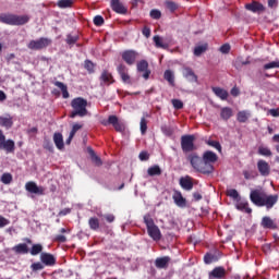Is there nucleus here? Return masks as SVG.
Returning a JSON list of instances; mask_svg holds the SVG:
<instances>
[{"instance_id":"nucleus-28","label":"nucleus","mask_w":279,"mask_h":279,"mask_svg":"<svg viewBox=\"0 0 279 279\" xmlns=\"http://www.w3.org/2000/svg\"><path fill=\"white\" fill-rule=\"evenodd\" d=\"M211 90L222 101H226L229 96V93L221 87H211Z\"/></svg>"},{"instance_id":"nucleus-31","label":"nucleus","mask_w":279,"mask_h":279,"mask_svg":"<svg viewBox=\"0 0 279 279\" xmlns=\"http://www.w3.org/2000/svg\"><path fill=\"white\" fill-rule=\"evenodd\" d=\"M13 118L9 117H0V126L4 128L5 130H10L13 128Z\"/></svg>"},{"instance_id":"nucleus-11","label":"nucleus","mask_w":279,"mask_h":279,"mask_svg":"<svg viewBox=\"0 0 279 279\" xmlns=\"http://www.w3.org/2000/svg\"><path fill=\"white\" fill-rule=\"evenodd\" d=\"M138 57L140 53L135 50H125L122 52V60L130 66L136 63Z\"/></svg>"},{"instance_id":"nucleus-64","label":"nucleus","mask_w":279,"mask_h":279,"mask_svg":"<svg viewBox=\"0 0 279 279\" xmlns=\"http://www.w3.org/2000/svg\"><path fill=\"white\" fill-rule=\"evenodd\" d=\"M269 114L274 118H279V109H269Z\"/></svg>"},{"instance_id":"nucleus-56","label":"nucleus","mask_w":279,"mask_h":279,"mask_svg":"<svg viewBox=\"0 0 279 279\" xmlns=\"http://www.w3.org/2000/svg\"><path fill=\"white\" fill-rule=\"evenodd\" d=\"M227 196H229L230 198H232L234 201L240 197V195H239V193H238V191L235 189L228 190Z\"/></svg>"},{"instance_id":"nucleus-60","label":"nucleus","mask_w":279,"mask_h":279,"mask_svg":"<svg viewBox=\"0 0 279 279\" xmlns=\"http://www.w3.org/2000/svg\"><path fill=\"white\" fill-rule=\"evenodd\" d=\"M10 223H11V221L8 218L0 215V229L9 226Z\"/></svg>"},{"instance_id":"nucleus-6","label":"nucleus","mask_w":279,"mask_h":279,"mask_svg":"<svg viewBox=\"0 0 279 279\" xmlns=\"http://www.w3.org/2000/svg\"><path fill=\"white\" fill-rule=\"evenodd\" d=\"M181 148L183 154L191 155L197 150V146H195V135L186 134L181 136Z\"/></svg>"},{"instance_id":"nucleus-38","label":"nucleus","mask_w":279,"mask_h":279,"mask_svg":"<svg viewBox=\"0 0 279 279\" xmlns=\"http://www.w3.org/2000/svg\"><path fill=\"white\" fill-rule=\"evenodd\" d=\"M248 118H250V112H247L245 110L239 111L236 114V121L239 123H246Z\"/></svg>"},{"instance_id":"nucleus-34","label":"nucleus","mask_w":279,"mask_h":279,"mask_svg":"<svg viewBox=\"0 0 279 279\" xmlns=\"http://www.w3.org/2000/svg\"><path fill=\"white\" fill-rule=\"evenodd\" d=\"M88 226L90 230L98 231L100 229V220L97 217H90L88 219Z\"/></svg>"},{"instance_id":"nucleus-55","label":"nucleus","mask_w":279,"mask_h":279,"mask_svg":"<svg viewBox=\"0 0 279 279\" xmlns=\"http://www.w3.org/2000/svg\"><path fill=\"white\" fill-rule=\"evenodd\" d=\"M207 144L215 148L216 150H218L219 153H221V143H219V141H208Z\"/></svg>"},{"instance_id":"nucleus-33","label":"nucleus","mask_w":279,"mask_h":279,"mask_svg":"<svg viewBox=\"0 0 279 279\" xmlns=\"http://www.w3.org/2000/svg\"><path fill=\"white\" fill-rule=\"evenodd\" d=\"M88 153L96 167H101L104 165L102 159L95 153L93 148H88Z\"/></svg>"},{"instance_id":"nucleus-8","label":"nucleus","mask_w":279,"mask_h":279,"mask_svg":"<svg viewBox=\"0 0 279 279\" xmlns=\"http://www.w3.org/2000/svg\"><path fill=\"white\" fill-rule=\"evenodd\" d=\"M101 124L104 126L113 125L114 131L118 133H124L126 130L125 123L120 121L119 117L114 114L109 116L107 120H102Z\"/></svg>"},{"instance_id":"nucleus-24","label":"nucleus","mask_w":279,"mask_h":279,"mask_svg":"<svg viewBox=\"0 0 279 279\" xmlns=\"http://www.w3.org/2000/svg\"><path fill=\"white\" fill-rule=\"evenodd\" d=\"M12 252L16 255H26L29 253V247L27 243H19L12 247Z\"/></svg>"},{"instance_id":"nucleus-20","label":"nucleus","mask_w":279,"mask_h":279,"mask_svg":"<svg viewBox=\"0 0 279 279\" xmlns=\"http://www.w3.org/2000/svg\"><path fill=\"white\" fill-rule=\"evenodd\" d=\"M154 43H155V47L157 49H163L167 50L169 49V44H171V39H162L160 36L155 35L153 38Z\"/></svg>"},{"instance_id":"nucleus-32","label":"nucleus","mask_w":279,"mask_h":279,"mask_svg":"<svg viewBox=\"0 0 279 279\" xmlns=\"http://www.w3.org/2000/svg\"><path fill=\"white\" fill-rule=\"evenodd\" d=\"M232 116H233V111L230 107H222L220 109V119L222 121H226V122L229 121Z\"/></svg>"},{"instance_id":"nucleus-43","label":"nucleus","mask_w":279,"mask_h":279,"mask_svg":"<svg viewBox=\"0 0 279 279\" xmlns=\"http://www.w3.org/2000/svg\"><path fill=\"white\" fill-rule=\"evenodd\" d=\"M140 126H141V134L146 135L148 131V120L145 117L141 118Z\"/></svg>"},{"instance_id":"nucleus-3","label":"nucleus","mask_w":279,"mask_h":279,"mask_svg":"<svg viewBox=\"0 0 279 279\" xmlns=\"http://www.w3.org/2000/svg\"><path fill=\"white\" fill-rule=\"evenodd\" d=\"M28 15H17L11 13H1L0 23L8 26H24L29 22Z\"/></svg>"},{"instance_id":"nucleus-16","label":"nucleus","mask_w":279,"mask_h":279,"mask_svg":"<svg viewBox=\"0 0 279 279\" xmlns=\"http://www.w3.org/2000/svg\"><path fill=\"white\" fill-rule=\"evenodd\" d=\"M40 262L45 266L52 267L57 264V257L51 253L43 252L40 254Z\"/></svg>"},{"instance_id":"nucleus-14","label":"nucleus","mask_w":279,"mask_h":279,"mask_svg":"<svg viewBox=\"0 0 279 279\" xmlns=\"http://www.w3.org/2000/svg\"><path fill=\"white\" fill-rule=\"evenodd\" d=\"M227 270L223 266H216L209 271V279H226Z\"/></svg>"},{"instance_id":"nucleus-51","label":"nucleus","mask_w":279,"mask_h":279,"mask_svg":"<svg viewBox=\"0 0 279 279\" xmlns=\"http://www.w3.org/2000/svg\"><path fill=\"white\" fill-rule=\"evenodd\" d=\"M161 132L163 135L170 137L173 135V129L171 126H168V125H162L161 126Z\"/></svg>"},{"instance_id":"nucleus-63","label":"nucleus","mask_w":279,"mask_h":279,"mask_svg":"<svg viewBox=\"0 0 279 279\" xmlns=\"http://www.w3.org/2000/svg\"><path fill=\"white\" fill-rule=\"evenodd\" d=\"M230 51V45L229 44H225L220 47V52L223 54H228Z\"/></svg>"},{"instance_id":"nucleus-22","label":"nucleus","mask_w":279,"mask_h":279,"mask_svg":"<svg viewBox=\"0 0 279 279\" xmlns=\"http://www.w3.org/2000/svg\"><path fill=\"white\" fill-rule=\"evenodd\" d=\"M171 262L170 256H162V257H157L155 259V267L157 269H167L169 268V263Z\"/></svg>"},{"instance_id":"nucleus-17","label":"nucleus","mask_w":279,"mask_h":279,"mask_svg":"<svg viewBox=\"0 0 279 279\" xmlns=\"http://www.w3.org/2000/svg\"><path fill=\"white\" fill-rule=\"evenodd\" d=\"M101 85L110 86L116 83L112 73L108 70H104L99 76Z\"/></svg>"},{"instance_id":"nucleus-53","label":"nucleus","mask_w":279,"mask_h":279,"mask_svg":"<svg viewBox=\"0 0 279 279\" xmlns=\"http://www.w3.org/2000/svg\"><path fill=\"white\" fill-rule=\"evenodd\" d=\"M250 63H251V62H250L248 60L243 61V60H241V59H236V61L234 62V68H235L236 70H240L242 66L248 65Z\"/></svg>"},{"instance_id":"nucleus-52","label":"nucleus","mask_w":279,"mask_h":279,"mask_svg":"<svg viewBox=\"0 0 279 279\" xmlns=\"http://www.w3.org/2000/svg\"><path fill=\"white\" fill-rule=\"evenodd\" d=\"M171 102L175 110H182L184 108V102L180 99H172Z\"/></svg>"},{"instance_id":"nucleus-12","label":"nucleus","mask_w":279,"mask_h":279,"mask_svg":"<svg viewBox=\"0 0 279 279\" xmlns=\"http://www.w3.org/2000/svg\"><path fill=\"white\" fill-rule=\"evenodd\" d=\"M136 68H137L138 73H143V78L148 81L151 75V71L149 70L148 61L147 60L138 61L136 64Z\"/></svg>"},{"instance_id":"nucleus-5","label":"nucleus","mask_w":279,"mask_h":279,"mask_svg":"<svg viewBox=\"0 0 279 279\" xmlns=\"http://www.w3.org/2000/svg\"><path fill=\"white\" fill-rule=\"evenodd\" d=\"M144 223L147 228V233L150 239L158 242L162 239V232H160V228L156 225L154 218L150 214L144 215Z\"/></svg>"},{"instance_id":"nucleus-35","label":"nucleus","mask_w":279,"mask_h":279,"mask_svg":"<svg viewBox=\"0 0 279 279\" xmlns=\"http://www.w3.org/2000/svg\"><path fill=\"white\" fill-rule=\"evenodd\" d=\"M163 80L167 81L170 86H175V76L171 70L165 71Z\"/></svg>"},{"instance_id":"nucleus-57","label":"nucleus","mask_w":279,"mask_h":279,"mask_svg":"<svg viewBox=\"0 0 279 279\" xmlns=\"http://www.w3.org/2000/svg\"><path fill=\"white\" fill-rule=\"evenodd\" d=\"M142 34L146 39H149L151 37V29L148 26H144L142 29Z\"/></svg>"},{"instance_id":"nucleus-47","label":"nucleus","mask_w":279,"mask_h":279,"mask_svg":"<svg viewBox=\"0 0 279 279\" xmlns=\"http://www.w3.org/2000/svg\"><path fill=\"white\" fill-rule=\"evenodd\" d=\"M93 23L96 27H101L105 25V19L101 15H96L93 20Z\"/></svg>"},{"instance_id":"nucleus-23","label":"nucleus","mask_w":279,"mask_h":279,"mask_svg":"<svg viewBox=\"0 0 279 279\" xmlns=\"http://www.w3.org/2000/svg\"><path fill=\"white\" fill-rule=\"evenodd\" d=\"M180 186L185 191H192L193 190V178L186 175L181 177L179 181Z\"/></svg>"},{"instance_id":"nucleus-29","label":"nucleus","mask_w":279,"mask_h":279,"mask_svg":"<svg viewBox=\"0 0 279 279\" xmlns=\"http://www.w3.org/2000/svg\"><path fill=\"white\" fill-rule=\"evenodd\" d=\"M235 208L239 211L245 213L247 215L252 214V208L250 207L247 201H240V202H238L236 205H235Z\"/></svg>"},{"instance_id":"nucleus-46","label":"nucleus","mask_w":279,"mask_h":279,"mask_svg":"<svg viewBox=\"0 0 279 279\" xmlns=\"http://www.w3.org/2000/svg\"><path fill=\"white\" fill-rule=\"evenodd\" d=\"M31 269L34 272L40 271L45 269V265L41 262H36L31 265Z\"/></svg>"},{"instance_id":"nucleus-7","label":"nucleus","mask_w":279,"mask_h":279,"mask_svg":"<svg viewBox=\"0 0 279 279\" xmlns=\"http://www.w3.org/2000/svg\"><path fill=\"white\" fill-rule=\"evenodd\" d=\"M51 45H52V39H50L48 37H40L36 40H31L27 44V48L32 51H41V50L47 49Z\"/></svg>"},{"instance_id":"nucleus-1","label":"nucleus","mask_w":279,"mask_h":279,"mask_svg":"<svg viewBox=\"0 0 279 279\" xmlns=\"http://www.w3.org/2000/svg\"><path fill=\"white\" fill-rule=\"evenodd\" d=\"M186 160L195 172L210 175L215 172L214 165L219 160V156L213 150H205L203 158L197 153H191L186 155Z\"/></svg>"},{"instance_id":"nucleus-49","label":"nucleus","mask_w":279,"mask_h":279,"mask_svg":"<svg viewBox=\"0 0 279 279\" xmlns=\"http://www.w3.org/2000/svg\"><path fill=\"white\" fill-rule=\"evenodd\" d=\"M166 8L171 12H175L179 9L178 3L173 2V1H166Z\"/></svg>"},{"instance_id":"nucleus-2","label":"nucleus","mask_w":279,"mask_h":279,"mask_svg":"<svg viewBox=\"0 0 279 279\" xmlns=\"http://www.w3.org/2000/svg\"><path fill=\"white\" fill-rule=\"evenodd\" d=\"M278 194H267L263 189H252L250 192V201L257 207H266L268 210L272 209L278 203Z\"/></svg>"},{"instance_id":"nucleus-40","label":"nucleus","mask_w":279,"mask_h":279,"mask_svg":"<svg viewBox=\"0 0 279 279\" xmlns=\"http://www.w3.org/2000/svg\"><path fill=\"white\" fill-rule=\"evenodd\" d=\"M207 50H208V44L196 46L194 49V56L202 57V54H204V52H206Z\"/></svg>"},{"instance_id":"nucleus-26","label":"nucleus","mask_w":279,"mask_h":279,"mask_svg":"<svg viewBox=\"0 0 279 279\" xmlns=\"http://www.w3.org/2000/svg\"><path fill=\"white\" fill-rule=\"evenodd\" d=\"M172 199L174 201L175 205L179 207L186 206V198L182 196V192L174 191V194L172 195Z\"/></svg>"},{"instance_id":"nucleus-44","label":"nucleus","mask_w":279,"mask_h":279,"mask_svg":"<svg viewBox=\"0 0 279 279\" xmlns=\"http://www.w3.org/2000/svg\"><path fill=\"white\" fill-rule=\"evenodd\" d=\"M78 40H80V36H77V35L73 36L71 34H69V35H66L65 43L69 46H74V45H76L78 43Z\"/></svg>"},{"instance_id":"nucleus-27","label":"nucleus","mask_w":279,"mask_h":279,"mask_svg":"<svg viewBox=\"0 0 279 279\" xmlns=\"http://www.w3.org/2000/svg\"><path fill=\"white\" fill-rule=\"evenodd\" d=\"M53 143L57 147V149L62 150L64 149V138H63V134L60 132H56L53 134Z\"/></svg>"},{"instance_id":"nucleus-13","label":"nucleus","mask_w":279,"mask_h":279,"mask_svg":"<svg viewBox=\"0 0 279 279\" xmlns=\"http://www.w3.org/2000/svg\"><path fill=\"white\" fill-rule=\"evenodd\" d=\"M111 10L120 15H126L129 9L121 2V0H111L110 1Z\"/></svg>"},{"instance_id":"nucleus-45","label":"nucleus","mask_w":279,"mask_h":279,"mask_svg":"<svg viewBox=\"0 0 279 279\" xmlns=\"http://www.w3.org/2000/svg\"><path fill=\"white\" fill-rule=\"evenodd\" d=\"M258 155L264 156V157H271L272 153L268 147L259 146Z\"/></svg>"},{"instance_id":"nucleus-41","label":"nucleus","mask_w":279,"mask_h":279,"mask_svg":"<svg viewBox=\"0 0 279 279\" xmlns=\"http://www.w3.org/2000/svg\"><path fill=\"white\" fill-rule=\"evenodd\" d=\"M95 63L92 60L84 61V69L88 72V74L95 73Z\"/></svg>"},{"instance_id":"nucleus-36","label":"nucleus","mask_w":279,"mask_h":279,"mask_svg":"<svg viewBox=\"0 0 279 279\" xmlns=\"http://www.w3.org/2000/svg\"><path fill=\"white\" fill-rule=\"evenodd\" d=\"M147 173L149 177H160L162 174V169H160V166L155 165L148 168Z\"/></svg>"},{"instance_id":"nucleus-4","label":"nucleus","mask_w":279,"mask_h":279,"mask_svg":"<svg viewBox=\"0 0 279 279\" xmlns=\"http://www.w3.org/2000/svg\"><path fill=\"white\" fill-rule=\"evenodd\" d=\"M71 107L73 109L70 113L71 119H75L76 117L84 118L88 114V100L83 97L72 99Z\"/></svg>"},{"instance_id":"nucleus-54","label":"nucleus","mask_w":279,"mask_h":279,"mask_svg":"<svg viewBox=\"0 0 279 279\" xmlns=\"http://www.w3.org/2000/svg\"><path fill=\"white\" fill-rule=\"evenodd\" d=\"M204 262H205V264H207V265L213 264V262H215V254H213V253H206L205 256H204Z\"/></svg>"},{"instance_id":"nucleus-58","label":"nucleus","mask_w":279,"mask_h":279,"mask_svg":"<svg viewBox=\"0 0 279 279\" xmlns=\"http://www.w3.org/2000/svg\"><path fill=\"white\" fill-rule=\"evenodd\" d=\"M138 158L141 161H148L150 159V155L148 151H141Z\"/></svg>"},{"instance_id":"nucleus-50","label":"nucleus","mask_w":279,"mask_h":279,"mask_svg":"<svg viewBox=\"0 0 279 279\" xmlns=\"http://www.w3.org/2000/svg\"><path fill=\"white\" fill-rule=\"evenodd\" d=\"M272 69H279V61H271L269 63L264 64V70H272Z\"/></svg>"},{"instance_id":"nucleus-48","label":"nucleus","mask_w":279,"mask_h":279,"mask_svg":"<svg viewBox=\"0 0 279 279\" xmlns=\"http://www.w3.org/2000/svg\"><path fill=\"white\" fill-rule=\"evenodd\" d=\"M150 19L158 21L162 17V13L160 10L153 9L149 13Z\"/></svg>"},{"instance_id":"nucleus-10","label":"nucleus","mask_w":279,"mask_h":279,"mask_svg":"<svg viewBox=\"0 0 279 279\" xmlns=\"http://www.w3.org/2000/svg\"><path fill=\"white\" fill-rule=\"evenodd\" d=\"M26 192L35 195H45L46 189L44 186H38L35 181H28L25 183Z\"/></svg>"},{"instance_id":"nucleus-62","label":"nucleus","mask_w":279,"mask_h":279,"mask_svg":"<svg viewBox=\"0 0 279 279\" xmlns=\"http://www.w3.org/2000/svg\"><path fill=\"white\" fill-rule=\"evenodd\" d=\"M105 219L108 223H113L116 221V216L113 214L105 215Z\"/></svg>"},{"instance_id":"nucleus-42","label":"nucleus","mask_w":279,"mask_h":279,"mask_svg":"<svg viewBox=\"0 0 279 279\" xmlns=\"http://www.w3.org/2000/svg\"><path fill=\"white\" fill-rule=\"evenodd\" d=\"M1 183L4 184V185H10L13 181V175L9 172H5L1 175V179H0Z\"/></svg>"},{"instance_id":"nucleus-25","label":"nucleus","mask_w":279,"mask_h":279,"mask_svg":"<svg viewBox=\"0 0 279 279\" xmlns=\"http://www.w3.org/2000/svg\"><path fill=\"white\" fill-rule=\"evenodd\" d=\"M183 77L190 83H197V76L191 68H184Z\"/></svg>"},{"instance_id":"nucleus-15","label":"nucleus","mask_w":279,"mask_h":279,"mask_svg":"<svg viewBox=\"0 0 279 279\" xmlns=\"http://www.w3.org/2000/svg\"><path fill=\"white\" fill-rule=\"evenodd\" d=\"M245 9L254 14H262L266 10V8L258 1H252V3H246Z\"/></svg>"},{"instance_id":"nucleus-9","label":"nucleus","mask_w":279,"mask_h":279,"mask_svg":"<svg viewBox=\"0 0 279 279\" xmlns=\"http://www.w3.org/2000/svg\"><path fill=\"white\" fill-rule=\"evenodd\" d=\"M0 150L7 154H13L15 151V142L11 138L7 140L4 132L0 129Z\"/></svg>"},{"instance_id":"nucleus-30","label":"nucleus","mask_w":279,"mask_h":279,"mask_svg":"<svg viewBox=\"0 0 279 279\" xmlns=\"http://www.w3.org/2000/svg\"><path fill=\"white\" fill-rule=\"evenodd\" d=\"M53 85L61 90L63 99H69L70 98V93H69L66 84H64L63 82H60V81H56L53 83Z\"/></svg>"},{"instance_id":"nucleus-61","label":"nucleus","mask_w":279,"mask_h":279,"mask_svg":"<svg viewBox=\"0 0 279 279\" xmlns=\"http://www.w3.org/2000/svg\"><path fill=\"white\" fill-rule=\"evenodd\" d=\"M117 70L119 75L128 73V66L125 64H119Z\"/></svg>"},{"instance_id":"nucleus-19","label":"nucleus","mask_w":279,"mask_h":279,"mask_svg":"<svg viewBox=\"0 0 279 279\" xmlns=\"http://www.w3.org/2000/svg\"><path fill=\"white\" fill-rule=\"evenodd\" d=\"M257 170H258L259 174L264 178H266L270 174V166L264 159H259L257 161Z\"/></svg>"},{"instance_id":"nucleus-39","label":"nucleus","mask_w":279,"mask_h":279,"mask_svg":"<svg viewBox=\"0 0 279 279\" xmlns=\"http://www.w3.org/2000/svg\"><path fill=\"white\" fill-rule=\"evenodd\" d=\"M74 4V1L73 0H59L57 2V7L59 9H71Z\"/></svg>"},{"instance_id":"nucleus-18","label":"nucleus","mask_w":279,"mask_h":279,"mask_svg":"<svg viewBox=\"0 0 279 279\" xmlns=\"http://www.w3.org/2000/svg\"><path fill=\"white\" fill-rule=\"evenodd\" d=\"M262 228L267 230H278V223L269 216H264L260 222Z\"/></svg>"},{"instance_id":"nucleus-21","label":"nucleus","mask_w":279,"mask_h":279,"mask_svg":"<svg viewBox=\"0 0 279 279\" xmlns=\"http://www.w3.org/2000/svg\"><path fill=\"white\" fill-rule=\"evenodd\" d=\"M59 232L61 234H56L53 236V242L56 243H66L68 242V238L65 234H70L71 233V229L70 228H61L59 230Z\"/></svg>"},{"instance_id":"nucleus-59","label":"nucleus","mask_w":279,"mask_h":279,"mask_svg":"<svg viewBox=\"0 0 279 279\" xmlns=\"http://www.w3.org/2000/svg\"><path fill=\"white\" fill-rule=\"evenodd\" d=\"M82 129H83V125H82V124L75 123V124H73L70 134H72L73 136H75L76 133H77L80 130H82Z\"/></svg>"},{"instance_id":"nucleus-37","label":"nucleus","mask_w":279,"mask_h":279,"mask_svg":"<svg viewBox=\"0 0 279 279\" xmlns=\"http://www.w3.org/2000/svg\"><path fill=\"white\" fill-rule=\"evenodd\" d=\"M43 251H44L43 244L36 243V244H33V245H32V247H31V250H29V254H31L32 256H37V255H39L40 253H43Z\"/></svg>"}]
</instances>
